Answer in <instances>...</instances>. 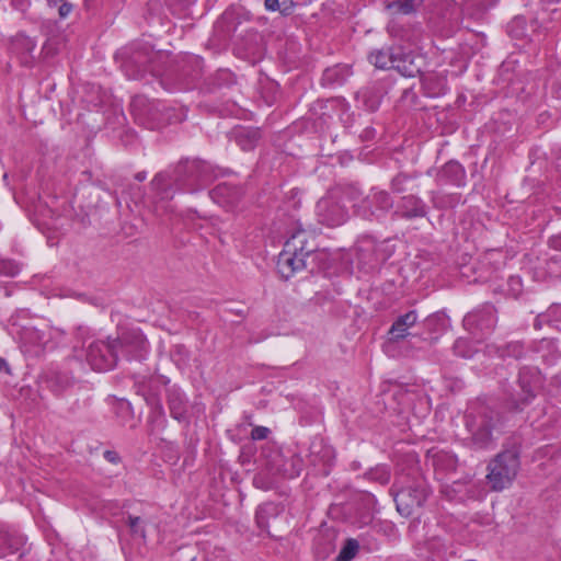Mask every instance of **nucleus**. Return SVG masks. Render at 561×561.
<instances>
[{
	"mask_svg": "<svg viewBox=\"0 0 561 561\" xmlns=\"http://www.w3.org/2000/svg\"><path fill=\"white\" fill-rule=\"evenodd\" d=\"M218 175L217 169L199 158L181 159L172 173H157L150 182L152 211L162 216L172 211L169 204L176 193H196L204 190Z\"/></svg>",
	"mask_w": 561,
	"mask_h": 561,
	"instance_id": "1",
	"label": "nucleus"
},
{
	"mask_svg": "<svg viewBox=\"0 0 561 561\" xmlns=\"http://www.w3.org/2000/svg\"><path fill=\"white\" fill-rule=\"evenodd\" d=\"M318 256L317 245L305 229L295 230L286 240L278 254L277 271L283 279H289L296 273L308 268L310 261Z\"/></svg>",
	"mask_w": 561,
	"mask_h": 561,
	"instance_id": "2",
	"label": "nucleus"
},
{
	"mask_svg": "<svg viewBox=\"0 0 561 561\" xmlns=\"http://www.w3.org/2000/svg\"><path fill=\"white\" fill-rule=\"evenodd\" d=\"M409 458L413 462L409 473H401L391 489L397 511L407 517L412 515L414 508L421 507L431 493L430 485L421 476L414 456Z\"/></svg>",
	"mask_w": 561,
	"mask_h": 561,
	"instance_id": "3",
	"label": "nucleus"
},
{
	"mask_svg": "<svg viewBox=\"0 0 561 561\" xmlns=\"http://www.w3.org/2000/svg\"><path fill=\"white\" fill-rule=\"evenodd\" d=\"M545 379L539 369L525 366L519 369L517 388L508 392L504 408L511 413H522L529 407L543 387Z\"/></svg>",
	"mask_w": 561,
	"mask_h": 561,
	"instance_id": "4",
	"label": "nucleus"
},
{
	"mask_svg": "<svg viewBox=\"0 0 561 561\" xmlns=\"http://www.w3.org/2000/svg\"><path fill=\"white\" fill-rule=\"evenodd\" d=\"M500 422L497 412L481 407L477 413L467 416V428L471 434V446L476 450H485L494 447L493 431Z\"/></svg>",
	"mask_w": 561,
	"mask_h": 561,
	"instance_id": "5",
	"label": "nucleus"
},
{
	"mask_svg": "<svg viewBox=\"0 0 561 561\" xmlns=\"http://www.w3.org/2000/svg\"><path fill=\"white\" fill-rule=\"evenodd\" d=\"M520 466L519 454L515 449H506L497 454L488 466V482L493 491L508 488L516 478Z\"/></svg>",
	"mask_w": 561,
	"mask_h": 561,
	"instance_id": "6",
	"label": "nucleus"
},
{
	"mask_svg": "<svg viewBox=\"0 0 561 561\" xmlns=\"http://www.w3.org/2000/svg\"><path fill=\"white\" fill-rule=\"evenodd\" d=\"M118 358L117 343L114 340H94L88 344L87 360L94 370L113 369Z\"/></svg>",
	"mask_w": 561,
	"mask_h": 561,
	"instance_id": "7",
	"label": "nucleus"
},
{
	"mask_svg": "<svg viewBox=\"0 0 561 561\" xmlns=\"http://www.w3.org/2000/svg\"><path fill=\"white\" fill-rule=\"evenodd\" d=\"M114 342L117 343L118 357L142 360L148 354L149 343L139 329L123 331Z\"/></svg>",
	"mask_w": 561,
	"mask_h": 561,
	"instance_id": "8",
	"label": "nucleus"
},
{
	"mask_svg": "<svg viewBox=\"0 0 561 561\" xmlns=\"http://www.w3.org/2000/svg\"><path fill=\"white\" fill-rule=\"evenodd\" d=\"M203 68L204 60L202 57L185 55L178 64L175 87L170 90H191L195 88L203 76Z\"/></svg>",
	"mask_w": 561,
	"mask_h": 561,
	"instance_id": "9",
	"label": "nucleus"
},
{
	"mask_svg": "<svg viewBox=\"0 0 561 561\" xmlns=\"http://www.w3.org/2000/svg\"><path fill=\"white\" fill-rule=\"evenodd\" d=\"M463 327L473 334L491 333L497 323V311L491 304H483L468 312L463 318Z\"/></svg>",
	"mask_w": 561,
	"mask_h": 561,
	"instance_id": "10",
	"label": "nucleus"
},
{
	"mask_svg": "<svg viewBox=\"0 0 561 561\" xmlns=\"http://www.w3.org/2000/svg\"><path fill=\"white\" fill-rule=\"evenodd\" d=\"M26 537L14 525L0 522V559L16 556L22 558L26 552Z\"/></svg>",
	"mask_w": 561,
	"mask_h": 561,
	"instance_id": "11",
	"label": "nucleus"
},
{
	"mask_svg": "<svg viewBox=\"0 0 561 561\" xmlns=\"http://www.w3.org/2000/svg\"><path fill=\"white\" fill-rule=\"evenodd\" d=\"M165 400L171 417L178 422L190 423V401L186 393L178 385L165 382Z\"/></svg>",
	"mask_w": 561,
	"mask_h": 561,
	"instance_id": "12",
	"label": "nucleus"
},
{
	"mask_svg": "<svg viewBox=\"0 0 561 561\" xmlns=\"http://www.w3.org/2000/svg\"><path fill=\"white\" fill-rule=\"evenodd\" d=\"M388 93L385 82L375 81L356 93V102L364 110L375 112L379 108L383 96Z\"/></svg>",
	"mask_w": 561,
	"mask_h": 561,
	"instance_id": "13",
	"label": "nucleus"
},
{
	"mask_svg": "<svg viewBox=\"0 0 561 561\" xmlns=\"http://www.w3.org/2000/svg\"><path fill=\"white\" fill-rule=\"evenodd\" d=\"M396 214L407 220L423 218L428 214V206L417 195L408 194L400 198Z\"/></svg>",
	"mask_w": 561,
	"mask_h": 561,
	"instance_id": "14",
	"label": "nucleus"
},
{
	"mask_svg": "<svg viewBox=\"0 0 561 561\" xmlns=\"http://www.w3.org/2000/svg\"><path fill=\"white\" fill-rule=\"evenodd\" d=\"M317 214L320 222L328 227H336L345 222L347 213L335 202L321 199L317 204Z\"/></svg>",
	"mask_w": 561,
	"mask_h": 561,
	"instance_id": "15",
	"label": "nucleus"
},
{
	"mask_svg": "<svg viewBox=\"0 0 561 561\" xmlns=\"http://www.w3.org/2000/svg\"><path fill=\"white\" fill-rule=\"evenodd\" d=\"M424 64L425 60L423 56L415 55L411 51L405 53L400 48L393 69L403 77L414 78L422 73Z\"/></svg>",
	"mask_w": 561,
	"mask_h": 561,
	"instance_id": "16",
	"label": "nucleus"
},
{
	"mask_svg": "<svg viewBox=\"0 0 561 561\" xmlns=\"http://www.w3.org/2000/svg\"><path fill=\"white\" fill-rule=\"evenodd\" d=\"M210 198L218 205L232 208L242 197V188L230 183H219L209 192Z\"/></svg>",
	"mask_w": 561,
	"mask_h": 561,
	"instance_id": "17",
	"label": "nucleus"
},
{
	"mask_svg": "<svg viewBox=\"0 0 561 561\" xmlns=\"http://www.w3.org/2000/svg\"><path fill=\"white\" fill-rule=\"evenodd\" d=\"M20 341L24 352L39 355L45 350L48 339L45 332L34 327H23L20 331Z\"/></svg>",
	"mask_w": 561,
	"mask_h": 561,
	"instance_id": "18",
	"label": "nucleus"
},
{
	"mask_svg": "<svg viewBox=\"0 0 561 561\" xmlns=\"http://www.w3.org/2000/svg\"><path fill=\"white\" fill-rule=\"evenodd\" d=\"M467 173L461 163L456 160L446 162L438 171L436 181L440 184H449L457 187L466 185Z\"/></svg>",
	"mask_w": 561,
	"mask_h": 561,
	"instance_id": "19",
	"label": "nucleus"
},
{
	"mask_svg": "<svg viewBox=\"0 0 561 561\" xmlns=\"http://www.w3.org/2000/svg\"><path fill=\"white\" fill-rule=\"evenodd\" d=\"M231 138L243 151H252L262 139V130L253 126H237L231 131Z\"/></svg>",
	"mask_w": 561,
	"mask_h": 561,
	"instance_id": "20",
	"label": "nucleus"
},
{
	"mask_svg": "<svg viewBox=\"0 0 561 561\" xmlns=\"http://www.w3.org/2000/svg\"><path fill=\"white\" fill-rule=\"evenodd\" d=\"M365 204L370 209L371 215L379 217L392 209L394 202L389 192L371 188L365 198Z\"/></svg>",
	"mask_w": 561,
	"mask_h": 561,
	"instance_id": "21",
	"label": "nucleus"
},
{
	"mask_svg": "<svg viewBox=\"0 0 561 561\" xmlns=\"http://www.w3.org/2000/svg\"><path fill=\"white\" fill-rule=\"evenodd\" d=\"M417 322V312L410 310L404 314L399 316L388 331L389 340L399 342L410 335L409 329L414 327Z\"/></svg>",
	"mask_w": 561,
	"mask_h": 561,
	"instance_id": "22",
	"label": "nucleus"
},
{
	"mask_svg": "<svg viewBox=\"0 0 561 561\" xmlns=\"http://www.w3.org/2000/svg\"><path fill=\"white\" fill-rule=\"evenodd\" d=\"M136 394L141 397L146 404L151 408L161 404L160 385L153 378H142L135 382Z\"/></svg>",
	"mask_w": 561,
	"mask_h": 561,
	"instance_id": "23",
	"label": "nucleus"
},
{
	"mask_svg": "<svg viewBox=\"0 0 561 561\" xmlns=\"http://www.w3.org/2000/svg\"><path fill=\"white\" fill-rule=\"evenodd\" d=\"M424 95L428 98H439L447 92V80L444 76L428 72L421 77Z\"/></svg>",
	"mask_w": 561,
	"mask_h": 561,
	"instance_id": "24",
	"label": "nucleus"
},
{
	"mask_svg": "<svg viewBox=\"0 0 561 561\" xmlns=\"http://www.w3.org/2000/svg\"><path fill=\"white\" fill-rule=\"evenodd\" d=\"M401 47H382L369 54V61L378 69H393Z\"/></svg>",
	"mask_w": 561,
	"mask_h": 561,
	"instance_id": "25",
	"label": "nucleus"
},
{
	"mask_svg": "<svg viewBox=\"0 0 561 561\" xmlns=\"http://www.w3.org/2000/svg\"><path fill=\"white\" fill-rule=\"evenodd\" d=\"M352 75L351 67L347 65H335L327 68L321 78L323 87L342 85Z\"/></svg>",
	"mask_w": 561,
	"mask_h": 561,
	"instance_id": "26",
	"label": "nucleus"
},
{
	"mask_svg": "<svg viewBox=\"0 0 561 561\" xmlns=\"http://www.w3.org/2000/svg\"><path fill=\"white\" fill-rule=\"evenodd\" d=\"M36 41L24 32H19L12 38V48L14 51L21 54L23 57V64L27 65L31 62L33 51L36 48Z\"/></svg>",
	"mask_w": 561,
	"mask_h": 561,
	"instance_id": "27",
	"label": "nucleus"
},
{
	"mask_svg": "<svg viewBox=\"0 0 561 561\" xmlns=\"http://www.w3.org/2000/svg\"><path fill=\"white\" fill-rule=\"evenodd\" d=\"M277 470L284 478L295 479L299 477L304 470V459L300 455L294 453L284 458Z\"/></svg>",
	"mask_w": 561,
	"mask_h": 561,
	"instance_id": "28",
	"label": "nucleus"
},
{
	"mask_svg": "<svg viewBox=\"0 0 561 561\" xmlns=\"http://www.w3.org/2000/svg\"><path fill=\"white\" fill-rule=\"evenodd\" d=\"M449 327L450 320L444 312H435L428 316L424 321V328L426 331L431 335H434L432 339H437V336L444 333Z\"/></svg>",
	"mask_w": 561,
	"mask_h": 561,
	"instance_id": "29",
	"label": "nucleus"
},
{
	"mask_svg": "<svg viewBox=\"0 0 561 561\" xmlns=\"http://www.w3.org/2000/svg\"><path fill=\"white\" fill-rule=\"evenodd\" d=\"M431 202L437 209H450L462 203L461 194L444 193L439 191L431 192Z\"/></svg>",
	"mask_w": 561,
	"mask_h": 561,
	"instance_id": "30",
	"label": "nucleus"
},
{
	"mask_svg": "<svg viewBox=\"0 0 561 561\" xmlns=\"http://www.w3.org/2000/svg\"><path fill=\"white\" fill-rule=\"evenodd\" d=\"M561 322V304H552L547 311L539 313L534 322L536 329L545 325L557 328Z\"/></svg>",
	"mask_w": 561,
	"mask_h": 561,
	"instance_id": "31",
	"label": "nucleus"
},
{
	"mask_svg": "<svg viewBox=\"0 0 561 561\" xmlns=\"http://www.w3.org/2000/svg\"><path fill=\"white\" fill-rule=\"evenodd\" d=\"M424 0H393L386 3V9L392 14L410 15L415 13Z\"/></svg>",
	"mask_w": 561,
	"mask_h": 561,
	"instance_id": "32",
	"label": "nucleus"
},
{
	"mask_svg": "<svg viewBox=\"0 0 561 561\" xmlns=\"http://www.w3.org/2000/svg\"><path fill=\"white\" fill-rule=\"evenodd\" d=\"M149 409L150 411L147 417V424L148 432L151 435L158 431H163L167 427L168 420L162 403Z\"/></svg>",
	"mask_w": 561,
	"mask_h": 561,
	"instance_id": "33",
	"label": "nucleus"
},
{
	"mask_svg": "<svg viewBox=\"0 0 561 561\" xmlns=\"http://www.w3.org/2000/svg\"><path fill=\"white\" fill-rule=\"evenodd\" d=\"M309 457L310 462L313 466H318L320 463H328L332 457V449L329 446H325L321 440L312 442L309 447Z\"/></svg>",
	"mask_w": 561,
	"mask_h": 561,
	"instance_id": "34",
	"label": "nucleus"
},
{
	"mask_svg": "<svg viewBox=\"0 0 561 561\" xmlns=\"http://www.w3.org/2000/svg\"><path fill=\"white\" fill-rule=\"evenodd\" d=\"M277 515V507L273 503H264L255 511V523L262 531H268L270 518Z\"/></svg>",
	"mask_w": 561,
	"mask_h": 561,
	"instance_id": "35",
	"label": "nucleus"
},
{
	"mask_svg": "<svg viewBox=\"0 0 561 561\" xmlns=\"http://www.w3.org/2000/svg\"><path fill=\"white\" fill-rule=\"evenodd\" d=\"M496 353L503 359H505V358L519 359L525 355L526 348H525L524 343H522L519 341H512V342H507L505 344L496 346Z\"/></svg>",
	"mask_w": 561,
	"mask_h": 561,
	"instance_id": "36",
	"label": "nucleus"
},
{
	"mask_svg": "<svg viewBox=\"0 0 561 561\" xmlns=\"http://www.w3.org/2000/svg\"><path fill=\"white\" fill-rule=\"evenodd\" d=\"M417 178L416 173L399 172L390 181V190L394 194H403L410 190V183Z\"/></svg>",
	"mask_w": 561,
	"mask_h": 561,
	"instance_id": "37",
	"label": "nucleus"
},
{
	"mask_svg": "<svg viewBox=\"0 0 561 561\" xmlns=\"http://www.w3.org/2000/svg\"><path fill=\"white\" fill-rule=\"evenodd\" d=\"M358 541L354 538H348L345 540L343 547L335 558V561H352L358 553Z\"/></svg>",
	"mask_w": 561,
	"mask_h": 561,
	"instance_id": "38",
	"label": "nucleus"
},
{
	"mask_svg": "<svg viewBox=\"0 0 561 561\" xmlns=\"http://www.w3.org/2000/svg\"><path fill=\"white\" fill-rule=\"evenodd\" d=\"M505 295L512 298H518L523 293V280L518 275H512L506 282Z\"/></svg>",
	"mask_w": 561,
	"mask_h": 561,
	"instance_id": "39",
	"label": "nucleus"
},
{
	"mask_svg": "<svg viewBox=\"0 0 561 561\" xmlns=\"http://www.w3.org/2000/svg\"><path fill=\"white\" fill-rule=\"evenodd\" d=\"M368 478L382 485L390 481V470L387 466H377L367 473Z\"/></svg>",
	"mask_w": 561,
	"mask_h": 561,
	"instance_id": "40",
	"label": "nucleus"
},
{
	"mask_svg": "<svg viewBox=\"0 0 561 561\" xmlns=\"http://www.w3.org/2000/svg\"><path fill=\"white\" fill-rule=\"evenodd\" d=\"M454 353L457 356L463 357V358H471L474 354V350L471 346L470 342L466 339H458L454 343L453 346Z\"/></svg>",
	"mask_w": 561,
	"mask_h": 561,
	"instance_id": "41",
	"label": "nucleus"
},
{
	"mask_svg": "<svg viewBox=\"0 0 561 561\" xmlns=\"http://www.w3.org/2000/svg\"><path fill=\"white\" fill-rule=\"evenodd\" d=\"M493 255V253H486L483 259L480 261V267H479V274L478 276L473 279V282H489L492 279V273H493V270L490 271V270H485L484 271V267L491 263V256ZM474 272L477 273L478 270L473 268Z\"/></svg>",
	"mask_w": 561,
	"mask_h": 561,
	"instance_id": "42",
	"label": "nucleus"
},
{
	"mask_svg": "<svg viewBox=\"0 0 561 561\" xmlns=\"http://www.w3.org/2000/svg\"><path fill=\"white\" fill-rule=\"evenodd\" d=\"M126 523L129 527L131 535L139 536L142 539L146 538V528H145L144 522L140 517L134 516V515H128Z\"/></svg>",
	"mask_w": 561,
	"mask_h": 561,
	"instance_id": "43",
	"label": "nucleus"
},
{
	"mask_svg": "<svg viewBox=\"0 0 561 561\" xmlns=\"http://www.w3.org/2000/svg\"><path fill=\"white\" fill-rule=\"evenodd\" d=\"M213 84L216 88H220L226 84L233 83V75L228 70H218L214 78H213Z\"/></svg>",
	"mask_w": 561,
	"mask_h": 561,
	"instance_id": "44",
	"label": "nucleus"
},
{
	"mask_svg": "<svg viewBox=\"0 0 561 561\" xmlns=\"http://www.w3.org/2000/svg\"><path fill=\"white\" fill-rule=\"evenodd\" d=\"M149 58H146V61L148 60ZM130 62H137L139 64L140 66L138 67L137 71L135 73H133L131 76H129L130 78L133 79H140L144 73L149 69L146 65H145V60H142V56L140 54H135L130 60Z\"/></svg>",
	"mask_w": 561,
	"mask_h": 561,
	"instance_id": "45",
	"label": "nucleus"
},
{
	"mask_svg": "<svg viewBox=\"0 0 561 561\" xmlns=\"http://www.w3.org/2000/svg\"><path fill=\"white\" fill-rule=\"evenodd\" d=\"M271 430L265 426L256 425L251 431V438L253 440H263L268 437Z\"/></svg>",
	"mask_w": 561,
	"mask_h": 561,
	"instance_id": "46",
	"label": "nucleus"
},
{
	"mask_svg": "<svg viewBox=\"0 0 561 561\" xmlns=\"http://www.w3.org/2000/svg\"><path fill=\"white\" fill-rule=\"evenodd\" d=\"M58 13L61 19H66L72 11L73 5L65 0L59 3Z\"/></svg>",
	"mask_w": 561,
	"mask_h": 561,
	"instance_id": "47",
	"label": "nucleus"
},
{
	"mask_svg": "<svg viewBox=\"0 0 561 561\" xmlns=\"http://www.w3.org/2000/svg\"><path fill=\"white\" fill-rule=\"evenodd\" d=\"M548 245L552 250L561 251V232L551 236L548 240Z\"/></svg>",
	"mask_w": 561,
	"mask_h": 561,
	"instance_id": "48",
	"label": "nucleus"
},
{
	"mask_svg": "<svg viewBox=\"0 0 561 561\" xmlns=\"http://www.w3.org/2000/svg\"><path fill=\"white\" fill-rule=\"evenodd\" d=\"M103 457L111 463L117 465L121 462V456L115 450H105Z\"/></svg>",
	"mask_w": 561,
	"mask_h": 561,
	"instance_id": "49",
	"label": "nucleus"
},
{
	"mask_svg": "<svg viewBox=\"0 0 561 561\" xmlns=\"http://www.w3.org/2000/svg\"><path fill=\"white\" fill-rule=\"evenodd\" d=\"M285 1L282 0V2ZM264 5L267 11H277L280 8V0H264Z\"/></svg>",
	"mask_w": 561,
	"mask_h": 561,
	"instance_id": "50",
	"label": "nucleus"
},
{
	"mask_svg": "<svg viewBox=\"0 0 561 561\" xmlns=\"http://www.w3.org/2000/svg\"><path fill=\"white\" fill-rule=\"evenodd\" d=\"M476 2L485 10L491 7H494L499 2V0H476Z\"/></svg>",
	"mask_w": 561,
	"mask_h": 561,
	"instance_id": "51",
	"label": "nucleus"
},
{
	"mask_svg": "<svg viewBox=\"0 0 561 561\" xmlns=\"http://www.w3.org/2000/svg\"><path fill=\"white\" fill-rule=\"evenodd\" d=\"M388 32L392 35V36H399L400 38L403 39V36L402 35H399L398 31H397V27L394 24H389L388 25Z\"/></svg>",
	"mask_w": 561,
	"mask_h": 561,
	"instance_id": "52",
	"label": "nucleus"
},
{
	"mask_svg": "<svg viewBox=\"0 0 561 561\" xmlns=\"http://www.w3.org/2000/svg\"><path fill=\"white\" fill-rule=\"evenodd\" d=\"M146 179H147L146 171H140L135 174V180H137L138 182H144Z\"/></svg>",
	"mask_w": 561,
	"mask_h": 561,
	"instance_id": "53",
	"label": "nucleus"
},
{
	"mask_svg": "<svg viewBox=\"0 0 561 561\" xmlns=\"http://www.w3.org/2000/svg\"><path fill=\"white\" fill-rule=\"evenodd\" d=\"M8 371L9 370V366H8V363L4 358L0 357V371Z\"/></svg>",
	"mask_w": 561,
	"mask_h": 561,
	"instance_id": "54",
	"label": "nucleus"
},
{
	"mask_svg": "<svg viewBox=\"0 0 561 561\" xmlns=\"http://www.w3.org/2000/svg\"><path fill=\"white\" fill-rule=\"evenodd\" d=\"M62 0H47L49 7H57Z\"/></svg>",
	"mask_w": 561,
	"mask_h": 561,
	"instance_id": "55",
	"label": "nucleus"
},
{
	"mask_svg": "<svg viewBox=\"0 0 561 561\" xmlns=\"http://www.w3.org/2000/svg\"><path fill=\"white\" fill-rule=\"evenodd\" d=\"M366 134H367V136H370V130L366 129Z\"/></svg>",
	"mask_w": 561,
	"mask_h": 561,
	"instance_id": "56",
	"label": "nucleus"
},
{
	"mask_svg": "<svg viewBox=\"0 0 561 561\" xmlns=\"http://www.w3.org/2000/svg\"><path fill=\"white\" fill-rule=\"evenodd\" d=\"M366 134H367V136H370V130L366 129Z\"/></svg>",
	"mask_w": 561,
	"mask_h": 561,
	"instance_id": "57",
	"label": "nucleus"
}]
</instances>
